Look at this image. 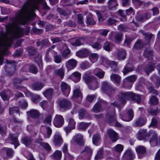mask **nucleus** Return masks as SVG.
Returning <instances> with one entry per match:
<instances>
[{"mask_svg": "<svg viewBox=\"0 0 160 160\" xmlns=\"http://www.w3.org/2000/svg\"><path fill=\"white\" fill-rule=\"evenodd\" d=\"M126 56V53L123 50H118L117 52V58L119 60H123Z\"/></svg>", "mask_w": 160, "mask_h": 160, "instance_id": "28", "label": "nucleus"}, {"mask_svg": "<svg viewBox=\"0 0 160 160\" xmlns=\"http://www.w3.org/2000/svg\"><path fill=\"white\" fill-rule=\"evenodd\" d=\"M106 120L109 123L114 122L116 127H122V125L116 120V118H115V113H114L112 114L109 113H107L106 115Z\"/></svg>", "mask_w": 160, "mask_h": 160, "instance_id": "6", "label": "nucleus"}, {"mask_svg": "<svg viewBox=\"0 0 160 160\" xmlns=\"http://www.w3.org/2000/svg\"><path fill=\"white\" fill-rule=\"evenodd\" d=\"M98 58V55L95 53L91 54L89 56V59L93 63H94L97 61Z\"/></svg>", "mask_w": 160, "mask_h": 160, "instance_id": "42", "label": "nucleus"}, {"mask_svg": "<svg viewBox=\"0 0 160 160\" xmlns=\"http://www.w3.org/2000/svg\"><path fill=\"white\" fill-rule=\"evenodd\" d=\"M147 120L146 119L140 118L137 120L134 123L135 126L137 127H140L143 125L146 122Z\"/></svg>", "mask_w": 160, "mask_h": 160, "instance_id": "36", "label": "nucleus"}, {"mask_svg": "<svg viewBox=\"0 0 160 160\" xmlns=\"http://www.w3.org/2000/svg\"><path fill=\"white\" fill-rule=\"evenodd\" d=\"M134 116L133 112L132 110H129L127 111V114L123 116L122 119L124 121L129 122L131 121Z\"/></svg>", "mask_w": 160, "mask_h": 160, "instance_id": "13", "label": "nucleus"}, {"mask_svg": "<svg viewBox=\"0 0 160 160\" xmlns=\"http://www.w3.org/2000/svg\"><path fill=\"white\" fill-rule=\"evenodd\" d=\"M108 4L109 7L111 8L115 7L118 5L117 0H109Z\"/></svg>", "mask_w": 160, "mask_h": 160, "instance_id": "49", "label": "nucleus"}, {"mask_svg": "<svg viewBox=\"0 0 160 160\" xmlns=\"http://www.w3.org/2000/svg\"><path fill=\"white\" fill-rule=\"evenodd\" d=\"M71 51L69 49H67L65 50L62 54V57L66 59L70 56Z\"/></svg>", "mask_w": 160, "mask_h": 160, "instance_id": "50", "label": "nucleus"}, {"mask_svg": "<svg viewBox=\"0 0 160 160\" xmlns=\"http://www.w3.org/2000/svg\"><path fill=\"white\" fill-rule=\"evenodd\" d=\"M119 15H120L122 17V18H120V20L121 21L123 22H125L127 21V18H126V15L124 13V11L120 10H119L118 12Z\"/></svg>", "mask_w": 160, "mask_h": 160, "instance_id": "53", "label": "nucleus"}, {"mask_svg": "<svg viewBox=\"0 0 160 160\" xmlns=\"http://www.w3.org/2000/svg\"><path fill=\"white\" fill-rule=\"evenodd\" d=\"M143 47L142 42L140 41H138L135 44L134 48L137 49H140Z\"/></svg>", "mask_w": 160, "mask_h": 160, "instance_id": "56", "label": "nucleus"}, {"mask_svg": "<svg viewBox=\"0 0 160 160\" xmlns=\"http://www.w3.org/2000/svg\"><path fill=\"white\" fill-rule=\"evenodd\" d=\"M5 152L7 156L9 158L12 157L14 154V151L12 149L8 148H4L0 151V153L2 155L3 153Z\"/></svg>", "mask_w": 160, "mask_h": 160, "instance_id": "14", "label": "nucleus"}, {"mask_svg": "<svg viewBox=\"0 0 160 160\" xmlns=\"http://www.w3.org/2000/svg\"><path fill=\"white\" fill-rule=\"evenodd\" d=\"M73 140L78 145H82L83 144V136L80 134H78L74 137Z\"/></svg>", "mask_w": 160, "mask_h": 160, "instance_id": "17", "label": "nucleus"}, {"mask_svg": "<svg viewBox=\"0 0 160 160\" xmlns=\"http://www.w3.org/2000/svg\"><path fill=\"white\" fill-rule=\"evenodd\" d=\"M53 93V89L52 88H49L44 92L43 94L46 97L48 98L52 95Z\"/></svg>", "mask_w": 160, "mask_h": 160, "instance_id": "38", "label": "nucleus"}, {"mask_svg": "<svg viewBox=\"0 0 160 160\" xmlns=\"http://www.w3.org/2000/svg\"><path fill=\"white\" fill-rule=\"evenodd\" d=\"M91 46L94 48L99 49L102 47V45L98 42H96L91 44Z\"/></svg>", "mask_w": 160, "mask_h": 160, "instance_id": "64", "label": "nucleus"}, {"mask_svg": "<svg viewBox=\"0 0 160 160\" xmlns=\"http://www.w3.org/2000/svg\"><path fill=\"white\" fill-rule=\"evenodd\" d=\"M89 52L88 49H84L81 51L77 52L76 55L80 58H84L87 57L89 54Z\"/></svg>", "mask_w": 160, "mask_h": 160, "instance_id": "19", "label": "nucleus"}, {"mask_svg": "<svg viewBox=\"0 0 160 160\" xmlns=\"http://www.w3.org/2000/svg\"><path fill=\"white\" fill-rule=\"evenodd\" d=\"M53 142L55 145L60 146L62 143V139L60 135L55 134L54 137Z\"/></svg>", "mask_w": 160, "mask_h": 160, "instance_id": "26", "label": "nucleus"}, {"mask_svg": "<svg viewBox=\"0 0 160 160\" xmlns=\"http://www.w3.org/2000/svg\"><path fill=\"white\" fill-rule=\"evenodd\" d=\"M102 152L103 150L102 149H101L98 152L97 154L95 157V159L96 160H98L101 158L102 157Z\"/></svg>", "mask_w": 160, "mask_h": 160, "instance_id": "62", "label": "nucleus"}, {"mask_svg": "<svg viewBox=\"0 0 160 160\" xmlns=\"http://www.w3.org/2000/svg\"><path fill=\"white\" fill-rule=\"evenodd\" d=\"M110 66L113 71L116 72L118 71V69L117 67V62L113 61H111L110 62Z\"/></svg>", "mask_w": 160, "mask_h": 160, "instance_id": "47", "label": "nucleus"}, {"mask_svg": "<svg viewBox=\"0 0 160 160\" xmlns=\"http://www.w3.org/2000/svg\"><path fill=\"white\" fill-rule=\"evenodd\" d=\"M148 113L151 114L152 115H156L158 113V109H153L152 108H149L148 109Z\"/></svg>", "mask_w": 160, "mask_h": 160, "instance_id": "57", "label": "nucleus"}, {"mask_svg": "<svg viewBox=\"0 0 160 160\" xmlns=\"http://www.w3.org/2000/svg\"><path fill=\"white\" fill-rule=\"evenodd\" d=\"M59 105L61 109L67 110L70 108L71 106V103L68 99H63L59 100Z\"/></svg>", "mask_w": 160, "mask_h": 160, "instance_id": "7", "label": "nucleus"}, {"mask_svg": "<svg viewBox=\"0 0 160 160\" xmlns=\"http://www.w3.org/2000/svg\"><path fill=\"white\" fill-rule=\"evenodd\" d=\"M96 78L92 76H89L85 74L83 76V79L86 83H91L94 81H96Z\"/></svg>", "mask_w": 160, "mask_h": 160, "instance_id": "25", "label": "nucleus"}, {"mask_svg": "<svg viewBox=\"0 0 160 160\" xmlns=\"http://www.w3.org/2000/svg\"><path fill=\"white\" fill-rule=\"evenodd\" d=\"M32 101L35 103L38 102L40 99V96L38 95H35L32 96Z\"/></svg>", "mask_w": 160, "mask_h": 160, "instance_id": "60", "label": "nucleus"}, {"mask_svg": "<svg viewBox=\"0 0 160 160\" xmlns=\"http://www.w3.org/2000/svg\"><path fill=\"white\" fill-rule=\"evenodd\" d=\"M123 146L122 145L118 144L115 146V150L117 152H120L123 150Z\"/></svg>", "mask_w": 160, "mask_h": 160, "instance_id": "59", "label": "nucleus"}, {"mask_svg": "<svg viewBox=\"0 0 160 160\" xmlns=\"http://www.w3.org/2000/svg\"><path fill=\"white\" fill-rule=\"evenodd\" d=\"M54 61L56 63H59L62 62V58L60 55H57L54 57Z\"/></svg>", "mask_w": 160, "mask_h": 160, "instance_id": "55", "label": "nucleus"}, {"mask_svg": "<svg viewBox=\"0 0 160 160\" xmlns=\"http://www.w3.org/2000/svg\"><path fill=\"white\" fill-rule=\"evenodd\" d=\"M77 61L74 59H71L67 61L65 63V66L68 70L73 69L77 66Z\"/></svg>", "mask_w": 160, "mask_h": 160, "instance_id": "10", "label": "nucleus"}, {"mask_svg": "<svg viewBox=\"0 0 160 160\" xmlns=\"http://www.w3.org/2000/svg\"><path fill=\"white\" fill-rule=\"evenodd\" d=\"M149 103L151 105H155L158 103V100L157 98L154 96H152L150 98Z\"/></svg>", "mask_w": 160, "mask_h": 160, "instance_id": "48", "label": "nucleus"}, {"mask_svg": "<svg viewBox=\"0 0 160 160\" xmlns=\"http://www.w3.org/2000/svg\"><path fill=\"white\" fill-rule=\"evenodd\" d=\"M22 143L25 145H28L31 143L32 139L30 137H26L22 139Z\"/></svg>", "mask_w": 160, "mask_h": 160, "instance_id": "40", "label": "nucleus"}, {"mask_svg": "<svg viewBox=\"0 0 160 160\" xmlns=\"http://www.w3.org/2000/svg\"><path fill=\"white\" fill-rule=\"evenodd\" d=\"M72 80L75 82H79L81 78V74L78 72H73L71 75Z\"/></svg>", "mask_w": 160, "mask_h": 160, "instance_id": "21", "label": "nucleus"}, {"mask_svg": "<svg viewBox=\"0 0 160 160\" xmlns=\"http://www.w3.org/2000/svg\"><path fill=\"white\" fill-rule=\"evenodd\" d=\"M137 78L135 75H132L126 77L123 80V86L126 88H131L132 85V82H134Z\"/></svg>", "mask_w": 160, "mask_h": 160, "instance_id": "4", "label": "nucleus"}, {"mask_svg": "<svg viewBox=\"0 0 160 160\" xmlns=\"http://www.w3.org/2000/svg\"><path fill=\"white\" fill-rule=\"evenodd\" d=\"M150 134L152 136L150 140V143L152 146H156L158 143L157 135L154 132H151Z\"/></svg>", "mask_w": 160, "mask_h": 160, "instance_id": "16", "label": "nucleus"}, {"mask_svg": "<svg viewBox=\"0 0 160 160\" xmlns=\"http://www.w3.org/2000/svg\"><path fill=\"white\" fill-rule=\"evenodd\" d=\"M144 56L148 57V59L151 58L153 55V52L152 50L149 48H147L145 51L144 54Z\"/></svg>", "mask_w": 160, "mask_h": 160, "instance_id": "39", "label": "nucleus"}, {"mask_svg": "<svg viewBox=\"0 0 160 160\" xmlns=\"http://www.w3.org/2000/svg\"><path fill=\"white\" fill-rule=\"evenodd\" d=\"M124 156L127 160H132L134 157L132 151L129 149H128L126 151Z\"/></svg>", "mask_w": 160, "mask_h": 160, "instance_id": "31", "label": "nucleus"}, {"mask_svg": "<svg viewBox=\"0 0 160 160\" xmlns=\"http://www.w3.org/2000/svg\"><path fill=\"white\" fill-rule=\"evenodd\" d=\"M147 136V130L146 129H140L137 134V138L139 140L145 139Z\"/></svg>", "mask_w": 160, "mask_h": 160, "instance_id": "18", "label": "nucleus"}, {"mask_svg": "<svg viewBox=\"0 0 160 160\" xmlns=\"http://www.w3.org/2000/svg\"><path fill=\"white\" fill-rule=\"evenodd\" d=\"M22 81V80L18 79H16L14 81V86L17 89L20 90L24 89L25 88L24 87L18 85V84H20Z\"/></svg>", "mask_w": 160, "mask_h": 160, "instance_id": "43", "label": "nucleus"}, {"mask_svg": "<svg viewBox=\"0 0 160 160\" xmlns=\"http://www.w3.org/2000/svg\"><path fill=\"white\" fill-rule=\"evenodd\" d=\"M38 142L40 143V144L47 150L49 151L51 150L50 146L47 143L42 142H41L40 141H38Z\"/></svg>", "mask_w": 160, "mask_h": 160, "instance_id": "52", "label": "nucleus"}, {"mask_svg": "<svg viewBox=\"0 0 160 160\" xmlns=\"http://www.w3.org/2000/svg\"><path fill=\"white\" fill-rule=\"evenodd\" d=\"M68 126L75 128V127L76 122L72 118H69L68 119Z\"/></svg>", "mask_w": 160, "mask_h": 160, "instance_id": "58", "label": "nucleus"}, {"mask_svg": "<svg viewBox=\"0 0 160 160\" xmlns=\"http://www.w3.org/2000/svg\"><path fill=\"white\" fill-rule=\"evenodd\" d=\"M107 131L110 139L112 142H115L118 139V134L113 130L109 129H108Z\"/></svg>", "mask_w": 160, "mask_h": 160, "instance_id": "12", "label": "nucleus"}, {"mask_svg": "<svg viewBox=\"0 0 160 160\" xmlns=\"http://www.w3.org/2000/svg\"><path fill=\"white\" fill-rule=\"evenodd\" d=\"M92 73L99 78H102L105 74L104 72L98 68L94 69Z\"/></svg>", "mask_w": 160, "mask_h": 160, "instance_id": "15", "label": "nucleus"}, {"mask_svg": "<svg viewBox=\"0 0 160 160\" xmlns=\"http://www.w3.org/2000/svg\"><path fill=\"white\" fill-rule=\"evenodd\" d=\"M82 97V94L79 88H75L73 91V94L72 99L78 103H80L81 102Z\"/></svg>", "mask_w": 160, "mask_h": 160, "instance_id": "5", "label": "nucleus"}, {"mask_svg": "<svg viewBox=\"0 0 160 160\" xmlns=\"http://www.w3.org/2000/svg\"><path fill=\"white\" fill-rule=\"evenodd\" d=\"M101 109V106L99 103H97L92 108V111L94 112L97 113L99 112Z\"/></svg>", "mask_w": 160, "mask_h": 160, "instance_id": "46", "label": "nucleus"}, {"mask_svg": "<svg viewBox=\"0 0 160 160\" xmlns=\"http://www.w3.org/2000/svg\"><path fill=\"white\" fill-rule=\"evenodd\" d=\"M43 87L42 84L40 82H36L33 84L32 85V88L36 90H39Z\"/></svg>", "mask_w": 160, "mask_h": 160, "instance_id": "34", "label": "nucleus"}, {"mask_svg": "<svg viewBox=\"0 0 160 160\" xmlns=\"http://www.w3.org/2000/svg\"><path fill=\"white\" fill-rule=\"evenodd\" d=\"M88 87L90 89L95 90L98 87V82L96 81H94L91 83V84L89 85Z\"/></svg>", "mask_w": 160, "mask_h": 160, "instance_id": "44", "label": "nucleus"}, {"mask_svg": "<svg viewBox=\"0 0 160 160\" xmlns=\"http://www.w3.org/2000/svg\"><path fill=\"white\" fill-rule=\"evenodd\" d=\"M102 90L109 96L113 95L116 91V89L112 88L107 82H104L103 83Z\"/></svg>", "mask_w": 160, "mask_h": 160, "instance_id": "2", "label": "nucleus"}, {"mask_svg": "<svg viewBox=\"0 0 160 160\" xmlns=\"http://www.w3.org/2000/svg\"><path fill=\"white\" fill-rule=\"evenodd\" d=\"M152 15L150 13L146 12L137 17L136 19L139 22H143L146 20L149 19Z\"/></svg>", "mask_w": 160, "mask_h": 160, "instance_id": "11", "label": "nucleus"}, {"mask_svg": "<svg viewBox=\"0 0 160 160\" xmlns=\"http://www.w3.org/2000/svg\"><path fill=\"white\" fill-rule=\"evenodd\" d=\"M28 114L32 118H37L39 117L40 113L36 109H32L28 112Z\"/></svg>", "mask_w": 160, "mask_h": 160, "instance_id": "20", "label": "nucleus"}, {"mask_svg": "<svg viewBox=\"0 0 160 160\" xmlns=\"http://www.w3.org/2000/svg\"><path fill=\"white\" fill-rule=\"evenodd\" d=\"M136 150L138 154H143L146 152V148L143 146H139L136 148Z\"/></svg>", "mask_w": 160, "mask_h": 160, "instance_id": "41", "label": "nucleus"}, {"mask_svg": "<svg viewBox=\"0 0 160 160\" xmlns=\"http://www.w3.org/2000/svg\"><path fill=\"white\" fill-rule=\"evenodd\" d=\"M9 138L12 142L11 143L14 145L15 148H16L19 145L17 137H16L14 134H10L9 135Z\"/></svg>", "mask_w": 160, "mask_h": 160, "instance_id": "23", "label": "nucleus"}, {"mask_svg": "<svg viewBox=\"0 0 160 160\" xmlns=\"http://www.w3.org/2000/svg\"><path fill=\"white\" fill-rule=\"evenodd\" d=\"M43 0H28L26 4L17 12L12 23L6 27L8 33L0 32V65L2 64L3 56L7 51L6 48L11 46L12 40L8 37L10 34L15 37H21L23 35V29L18 24H24L30 20L35 13L33 11L38 8L39 3Z\"/></svg>", "mask_w": 160, "mask_h": 160, "instance_id": "1", "label": "nucleus"}, {"mask_svg": "<svg viewBox=\"0 0 160 160\" xmlns=\"http://www.w3.org/2000/svg\"><path fill=\"white\" fill-rule=\"evenodd\" d=\"M54 73L55 74L59 76L62 79L63 78L64 75V70L62 68L56 70Z\"/></svg>", "mask_w": 160, "mask_h": 160, "instance_id": "35", "label": "nucleus"}, {"mask_svg": "<svg viewBox=\"0 0 160 160\" xmlns=\"http://www.w3.org/2000/svg\"><path fill=\"white\" fill-rule=\"evenodd\" d=\"M103 48L106 51H109L111 50L110 43L107 41L103 45Z\"/></svg>", "mask_w": 160, "mask_h": 160, "instance_id": "63", "label": "nucleus"}, {"mask_svg": "<svg viewBox=\"0 0 160 160\" xmlns=\"http://www.w3.org/2000/svg\"><path fill=\"white\" fill-rule=\"evenodd\" d=\"M132 93L133 94V95L131 97H130L129 100L136 102L138 103H140L141 101V98L140 96L132 92Z\"/></svg>", "mask_w": 160, "mask_h": 160, "instance_id": "32", "label": "nucleus"}, {"mask_svg": "<svg viewBox=\"0 0 160 160\" xmlns=\"http://www.w3.org/2000/svg\"><path fill=\"white\" fill-rule=\"evenodd\" d=\"M29 71L31 73L35 74L38 72V69L34 65H32L29 66Z\"/></svg>", "mask_w": 160, "mask_h": 160, "instance_id": "54", "label": "nucleus"}, {"mask_svg": "<svg viewBox=\"0 0 160 160\" xmlns=\"http://www.w3.org/2000/svg\"><path fill=\"white\" fill-rule=\"evenodd\" d=\"M61 91L66 96H68L70 92L71 88L66 83L62 82L61 84Z\"/></svg>", "mask_w": 160, "mask_h": 160, "instance_id": "9", "label": "nucleus"}, {"mask_svg": "<svg viewBox=\"0 0 160 160\" xmlns=\"http://www.w3.org/2000/svg\"><path fill=\"white\" fill-rule=\"evenodd\" d=\"M134 68L130 64L128 63L124 67L122 70V72L124 75H125L129 72L133 71Z\"/></svg>", "mask_w": 160, "mask_h": 160, "instance_id": "22", "label": "nucleus"}, {"mask_svg": "<svg viewBox=\"0 0 160 160\" xmlns=\"http://www.w3.org/2000/svg\"><path fill=\"white\" fill-rule=\"evenodd\" d=\"M101 140L100 136L98 134H94L92 138V142L93 143L96 145H98Z\"/></svg>", "mask_w": 160, "mask_h": 160, "instance_id": "33", "label": "nucleus"}, {"mask_svg": "<svg viewBox=\"0 0 160 160\" xmlns=\"http://www.w3.org/2000/svg\"><path fill=\"white\" fill-rule=\"evenodd\" d=\"M90 123L81 122L78 125V128L79 129L84 130L86 129L90 125Z\"/></svg>", "mask_w": 160, "mask_h": 160, "instance_id": "45", "label": "nucleus"}, {"mask_svg": "<svg viewBox=\"0 0 160 160\" xmlns=\"http://www.w3.org/2000/svg\"><path fill=\"white\" fill-rule=\"evenodd\" d=\"M151 10L152 12V15L153 16L157 15L159 13V9L158 7H153Z\"/></svg>", "mask_w": 160, "mask_h": 160, "instance_id": "61", "label": "nucleus"}, {"mask_svg": "<svg viewBox=\"0 0 160 160\" xmlns=\"http://www.w3.org/2000/svg\"><path fill=\"white\" fill-rule=\"evenodd\" d=\"M53 123L56 127H60L64 124V118L62 116L57 114L54 119Z\"/></svg>", "mask_w": 160, "mask_h": 160, "instance_id": "8", "label": "nucleus"}, {"mask_svg": "<svg viewBox=\"0 0 160 160\" xmlns=\"http://www.w3.org/2000/svg\"><path fill=\"white\" fill-rule=\"evenodd\" d=\"M154 64L151 62L148 63L146 66L145 71L147 74L151 72L154 69Z\"/></svg>", "mask_w": 160, "mask_h": 160, "instance_id": "29", "label": "nucleus"}, {"mask_svg": "<svg viewBox=\"0 0 160 160\" xmlns=\"http://www.w3.org/2000/svg\"><path fill=\"white\" fill-rule=\"evenodd\" d=\"M79 118L82 119L89 116L88 112L84 109H80L79 111Z\"/></svg>", "mask_w": 160, "mask_h": 160, "instance_id": "27", "label": "nucleus"}, {"mask_svg": "<svg viewBox=\"0 0 160 160\" xmlns=\"http://www.w3.org/2000/svg\"><path fill=\"white\" fill-rule=\"evenodd\" d=\"M62 156V152L58 150L55 151L52 155V157L54 160H60Z\"/></svg>", "mask_w": 160, "mask_h": 160, "instance_id": "30", "label": "nucleus"}, {"mask_svg": "<svg viewBox=\"0 0 160 160\" xmlns=\"http://www.w3.org/2000/svg\"><path fill=\"white\" fill-rule=\"evenodd\" d=\"M110 78L112 81L116 84H119L121 81V77L118 75L112 74L111 75Z\"/></svg>", "mask_w": 160, "mask_h": 160, "instance_id": "24", "label": "nucleus"}, {"mask_svg": "<svg viewBox=\"0 0 160 160\" xmlns=\"http://www.w3.org/2000/svg\"><path fill=\"white\" fill-rule=\"evenodd\" d=\"M122 34L120 33H116L114 37V41L116 43H119L122 40Z\"/></svg>", "mask_w": 160, "mask_h": 160, "instance_id": "37", "label": "nucleus"}, {"mask_svg": "<svg viewBox=\"0 0 160 160\" xmlns=\"http://www.w3.org/2000/svg\"><path fill=\"white\" fill-rule=\"evenodd\" d=\"M133 94L131 92H119L118 97V100L120 103L122 104L125 103L126 100V99L129 100L130 97L132 96Z\"/></svg>", "mask_w": 160, "mask_h": 160, "instance_id": "3", "label": "nucleus"}, {"mask_svg": "<svg viewBox=\"0 0 160 160\" xmlns=\"http://www.w3.org/2000/svg\"><path fill=\"white\" fill-rule=\"evenodd\" d=\"M9 92L8 91L6 92L5 91H2L0 92V95L4 100H6L8 99V94Z\"/></svg>", "mask_w": 160, "mask_h": 160, "instance_id": "51", "label": "nucleus"}]
</instances>
